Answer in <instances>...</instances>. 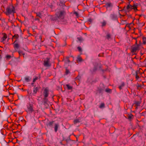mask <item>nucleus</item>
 <instances>
[{"mask_svg": "<svg viewBox=\"0 0 146 146\" xmlns=\"http://www.w3.org/2000/svg\"><path fill=\"white\" fill-rule=\"evenodd\" d=\"M5 13L7 15L9 16L10 15H13L16 13L15 7L12 5H10L6 8Z\"/></svg>", "mask_w": 146, "mask_h": 146, "instance_id": "1", "label": "nucleus"}, {"mask_svg": "<svg viewBox=\"0 0 146 146\" xmlns=\"http://www.w3.org/2000/svg\"><path fill=\"white\" fill-rule=\"evenodd\" d=\"M65 12L64 11L59 10L56 13V15L58 19H64Z\"/></svg>", "mask_w": 146, "mask_h": 146, "instance_id": "2", "label": "nucleus"}, {"mask_svg": "<svg viewBox=\"0 0 146 146\" xmlns=\"http://www.w3.org/2000/svg\"><path fill=\"white\" fill-rule=\"evenodd\" d=\"M50 59L49 58H46L44 59V65L46 67L50 66L51 64L50 62Z\"/></svg>", "mask_w": 146, "mask_h": 146, "instance_id": "3", "label": "nucleus"}, {"mask_svg": "<svg viewBox=\"0 0 146 146\" xmlns=\"http://www.w3.org/2000/svg\"><path fill=\"white\" fill-rule=\"evenodd\" d=\"M26 111L29 113H31L34 111L33 109V105L30 104L29 105L27 106V109Z\"/></svg>", "mask_w": 146, "mask_h": 146, "instance_id": "4", "label": "nucleus"}, {"mask_svg": "<svg viewBox=\"0 0 146 146\" xmlns=\"http://www.w3.org/2000/svg\"><path fill=\"white\" fill-rule=\"evenodd\" d=\"M49 95V90L47 88H45L43 90V95L44 97L47 98Z\"/></svg>", "mask_w": 146, "mask_h": 146, "instance_id": "5", "label": "nucleus"}, {"mask_svg": "<svg viewBox=\"0 0 146 146\" xmlns=\"http://www.w3.org/2000/svg\"><path fill=\"white\" fill-rule=\"evenodd\" d=\"M139 45H135V46H134L132 48V51L133 52H135L137 50H139Z\"/></svg>", "mask_w": 146, "mask_h": 146, "instance_id": "6", "label": "nucleus"}, {"mask_svg": "<svg viewBox=\"0 0 146 146\" xmlns=\"http://www.w3.org/2000/svg\"><path fill=\"white\" fill-rule=\"evenodd\" d=\"M133 6L131 5L130 4H128L127 7H126V11H129L132 9V7Z\"/></svg>", "mask_w": 146, "mask_h": 146, "instance_id": "7", "label": "nucleus"}, {"mask_svg": "<svg viewBox=\"0 0 146 146\" xmlns=\"http://www.w3.org/2000/svg\"><path fill=\"white\" fill-rule=\"evenodd\" d=\"M113 6L112 4L110 2L106 3V4L105 7L107 8L110 7H112Z\"/></svg>", "mask_w": 146, "mask_h": 146, "instance_id": "8", "label": "nucleus"}, {"mask_svg": "<svg viewBox=\"0 0 146 146\" xmlns=\"http://www.w3.org/2000/svg\"><path fill=\"white\" fill-rule=\"evenodd\" d=\"M101 23L102 25V27H103L106 26V22L104 20L102 22H101Z\"/></svg>", "mask_w": 146, "mask_h": 146, "instance_id": "9", "label": "nucleus"}, {"mask_svg": "<svg viewBox=\"0 0 146 146\" xmlns=\"http://www.w3.org/2000/svg\"><path fill=\"white\" fill-rule=\"evenodd\" d=\"M54 122V121H52L49 122L47 124H46L47 126H49L50 127L52 126Z\"/></svg>", "mask_w": 146, "mask_h": 146, "instance_id": "10", "label": "nucleus"}, {"mask_svg": "<svg viewBox=\"0 0 146 146\" xmlns=\"http://www.w3.org/2000/svg\"><path fill=\"white\" fill-rule=\"evenodd\" d=\"M58 124H55L54 127V131L55 132H56L58 130Z\"/></svg>", "mask_w": 146, "mask_h": 146, "instance_id": "11", "label": "nucleus"}, {"mask_svg": "<svg viewBox=\"0 0 146 146\" xmlns=\"http://www.w3.org/2000/svg\"><path fill=\"white\" fill-rule=\"evenodd\" d=\"M139 73V71H137L136 72L135 77H136V79L137 80H138L139 78V76L138 75V74Z\"/></svg>", "mask_w": 146, "mask_h": 146, "instance_id": "12", "label": "nucleus"}, {"mask_svg": "<svg viewBox=\"0 0 146 146\" xmlns=\"http://www.w3.org/2000/svg\"><path fill=\"white\" fill-rule=\"evenodd\" d=\"M66 86L68 90H72V87L69 85V84H66Z\"/></svg>", "mask_w": 146, "mask_h": 146, "instance_id": "13", "label": "nucleus"}, {"mask_svg": "<svg viewBox=\"0 0 146 146\" xmlns=\"http://www.w3.org/2000/svg\"><path fill=\"white\" fill-rule=\"evenodd\" d=\"M18 52L19 53V56H21L22 55H23V56H24V55H25V53H23V52L22 51L19 50L18 51Z\"/></svg>", "mask_w": 146, "mask_h": 146, "instance_id": "14", "label": "nucleus"}, {"mask_svg": "<svg viewBox=\"0 0 146 146\" xmlns=\"http://www.w3.org/2000/svg\"><path fill=\"white\" fill-rule=\"evenodd\" d=\"M133 7H132V9H133L134 11H137V5L134 4L133 6Z\"/></svg>", "mask_w": 146, "mask_h": 146, "instance_id": "15", "label": "nucleus"}, {"mask_svg": "<svg viewBox=\"0 0 146 146\" xmlns=\"http://www.w3.org/2000/svg\"><path fill=\"white\" fill-rule=\"evenodd\" d=\"M14 47L15 48L18 49L19 47V45L18 43H15L14 44Z\"/></svg>", "mask_w": 146, "mask_h": 146, "instance_id": "16", "label": "nucleus"}, {"mask_svg": "<svg viewBox=\"0 0 146 146\" xmlns=\"http://www.w3.org/2000/svg\"><path fill=\"white\" fill-rule=\"evenodd\" d=\"M38 87H37L34 88V90H33L34 93L35 94H36L37 93V92L38 90Z\"/></svg>", "mask_w": 146, "mask_h": 146, "instance_id": "17", "label": "nucleus"}, {"mask_svg": "<svg viewBox=\"0 0 146 146\" xmlns=\"http://www.w3.org/2000/svg\"><path fill=\"white\" fill-rule=\"evenodd\" d=\"M25 80L26 82H29L31 80V78L29 77H26L25 78Z\"/></svg>", "mask_w": 146, "mask_h": 146, "instance_id": "18", "label": "nucleus"}, {"mask_svg": "<svg viewBox=\"0 0 146 146\" xmlns=\"http://www.w3.org/2000/svg\"><path fill=\"white\" fill-rule=\"evenodd\" d=\"M124 86V82H122L121 83V85L119 86V88L120 89V90H121Z\"/></svg>", "mask_w": 146, "mask_h": 146, "instance_id": "19", "label": "nucleus"}, {"mask_svg": "<svg viewBox=\"0 0 146 146\" xmlns=\"http://www.w3.org/2000/svg\"><path fill=\"white\" fill-rule=\"evenodd\" d=\"M143 43L145 44H146V37H143Z\"/></svg>", "mask_w": 146, "mask_h": 146, "instance_id": "20", "label": "nucleus"}, {"mask_svg": "<svg viewBox=\"0 0 146 146\" xmlns=\"http://www.w3.org/2000/svg\"><path fill=\"white\" fill-rule=\"evenodd\" d=\"M6 58L7 60H9L11 58V56L9 55H7L6 56Z\"/></svg>", "mask_w": 146, "mask_h": 146, "instance_id": "21", "label": "nucleus"}, {"mask_svg": "<svg viewBox=\"0 0 146 146\" xmlns=\"http://www.w3.org/2000/svg\"><path fill=\"white\" fill-rule=\"evenodd\" d=\"M74 124H76L77 123L80 122V121L78 119H76L74 120Z\"/></svg>", "mask_w": 146, "mask_h": 146, "instance_id": "22", "label": "nucleus"}, {"mask_svg": "<svg viewBox=\"0 0 146 146\" xmlns=\"http://www.w3.org/2000/svg\"><path fill=\"white\" fill-rule=\"evenodd\" d=\"M105 104L104 103H102L100 106H99V107L100 108H104V107Z\"/></svg>", "mask_w": 146, "mask_h": 146, "instance_id": "23", "label": "nucleus"}, {"mask_svg": "<svg viewBox=\"0 0 146 146\" xmlns=\"http://www.w3.org/2000/svg\"><path fill=\"white\" fill-rule=\"evenodd\" d=\"M105 91L107 92H110L111 91V90L109 88H107L106 89Z\"/></svg>", "mask_w": 146, "mask_h": 146, "instance_id": "24", "label": "nucleus"}, {"mask_svg": "<svg viewBox=\"0 0 146 146\" xmlns=\"http://www.w3.org/2000/svg\"><path fill=\"white\" fill-rule=\"evenodd\" d=\"M46 98H47L44 97V98L43 99L44 101V103H46L48 101V99Z\"/></svg>", "mask_w": 146, "mask_h": 146, "instance_id": "25", "label": "nucleus"}, {"mask_svg": "<svg viewBox=\"0 0 146 146\" xmlns=\"http://www.w3.org/2000/svg\"><path fill=\"white\" fill-rule=\"evenodd\" d=\"M133 117V116L132 114H131L128 117V118L129 119H131Z\"/></svg>", "mask_w": 146, "mask_h": 146, "instance_id": "26", "label": "nucleus"}, {"mask_svg": "<svg viewBox=\"0 0 146 146\" xmlns=\"http://www.w3.org/2000/svg\"><path fill=\"white\" fill-rule=\"evenodd\" d=\"M77 39L80 42H81L83 40L82 37H78Z\"/></svg>", "mask_w": 146, "mask_h": 146, "instance_id": "27", "label": "nucleus"}, {"mask_svg": "<svg viewBox=\"0 0 146 146\" xmlns=\"http://www.w3.org/2000/svg\"><path fill=\"white\" fill-rule=\"evenodd\" d=\"M77 59L78 60L79 62H81L82 60L80 56H79L78 57Z\"/></svg>", "mask_w": 146, "mask_h": 146, "instance_id": "28", "label": "nucleus"}, {"mask_svg": "<svg viewBox=\"0 0 146 146\" xmlns=\"http://www.w3.org/2000/svg\"><path fill=\"white\" fill-rule=\"evenodd\" d=\"M38 79V78L37 77H36L34 78L33 79V82H35Z\"/></svg>", "mask_w": 146, "mask_h": 146, "instance_id": "29", "label": "nucleus"}, {"mask_svg": "<svg viewBox=\"0 0 146 146\" xmlns=\"http://www.w3.org/2000/svg\"><path fill=\"white\" fill-rule=\"evenodd\" d=\"M36 16L41 18V17L42 15L40 13H38L36 14Z\"/></svg>", "mask_w": 146, "mask_h": 146, "instance_id": "30", "label": "nucleus"}, {"mask_svg": "<svg viewBox=\"0 0 146 146\" xmlns=\"http://www.w3.org/2000/svg\"><path fill=\"white\" fill-rule=\"evenodd\" d=\"M132 23H130V24H126L125 27H128L129 29H130L131 28L130 27V25Z\"/></svg>", "mask_w": 146, "mask_h": 146, "instance_id": "31", "label": "nucleus"}, {"mask_svg": "<svg viewBox=\"0 0 146 146\" xmlns=\"http://www.w3.org/2000/svg\"><path fill=\"white\" fill-rule=\"evenodd\" d=\"M77 48L79 51L80 52L82 51V48L80 47H79V46L78 47H77Z\"/></svg>", "mask_w": 146, "mask_h": 146, "instance_id": "32", "label": "nucleus"}, {"mask_svg": "<svg viewBox=\"0 0 146 146\" xmlns=\"http://www.w3.org/2000/svg\"><path fill=\"white\" fill-rule=\"evenodd\" d=\"M74 14H75L76 16L78 17V13L76 12V11H75L74 13Z\"/></svg>", "mask_w": 146, "mask_h": 146, "instance_id": "33", "label": "nucleus"}, {"mask_svg": "<svg viewBox=\"0 0 146 146\" xmlns=\"http://www.w3.org/2000/svg\"><path fill=\"white\" fill-rule=\"evenodd\" d=\"M1 35L3 36H7V35L5 33H1Z\"/></svg>", "mask_w": 146, "mask_h": 146, "instance_id": "34", "label": "nucleus"}, {"mask_svg": "<svg viewBox=\"0 0 146 146\" xmlns=\"http://www.w3.org/2000/svg\"><path fill=\"white\" fill-rule=\"evenodd\" d=\"M69 72H69V70H67V69H66V74H67L69 73Z\"/></svg>", "mask_w": 146, "mask_h": 146, "instance_id": "35", "label": "nucleus"}, {"mask_svg": "<svg viewBox=\"0 0 146 146\" xmlns=\"http://www.w3.org/2000/svg\"><path fill=\"white\" fill-rule=\"evenodd\" d=\"M111 36V35L110 33H108L106 35V36Z\"/></svg>", "mask_w": 146, "mask_h": 146, "instance_id": "36", "label": "nucleus"}, {"mask_svg": "<svg viewBox=\"0 0 146 146\" xmlns=\"http://www.w3.org/2000/svg\"><path fill=\"white\" fill-rule=\"evenodd\" d=\"M67 61L69 63L70 62V61L68 58H67Z\"/></svg>", "mask_w": 146, "mask_h": 146, "instance_id": "37", "label": "nucleus"}, {"mask_svg": "<svg viewBox=\"0 0 146 146\" xmlns=\"http://www.w3.org/2000/svg\"><path fill=\"white\" fill-rule=\"evenodd\" d=\"M7 37H3L2 39L3 40H4L6 39Z\"/></svg>", "mask_w": 146, "mask_h": 146, "instance_id": "38", "label": "nucleus"}, {"mask_svg": "<svg viewBox=\"0 0 146 146\" xmlns=\"http://www.w3.org/2000/svg\"><path fill=\"white\" fill-rule=\"evenodd\" d=\"M96 70V68H94V71H95Z\"/></svg>", "mask_w": 146, "mask_h": 146, "instance_id": "39", "label": "nucleus"}, {"mask_svg": "<svg viewBox=\"0 0 146 146\" xmlns=\"http://www.w3.org/2000/svg\"><path fill=\"white\" fill-rule=\"evenodd\" d=\"M36 20H38L39 19L38 18H36Z\"/></svg>", "mask_w": 146, "mask_h": 146, "instance_id": "40", "label": "nucleus"}, {"mask_svg": "<svg viewBox=\"0 0 146 146\" xmlns=\"http://www.w3.org/2000/svg\"><path fill=\"white\" fill-rule=\"evenodd\" d=\"M133 38L134 39H135V40H136L137 39V38H135V37L134 38Z\"/></svg>", "mask_w": 146, "mask_h": 146, "instance_id": "41", "label": "nucleus"}, {"mask_svg": "<svg viewBox=\"0 0 146 146\" xmlns=\"http://www.w3.org/2000/svg\"><path fill=\"white\" fill-rule=\"evenodd\" d=\"M39 39H41V37H39Z\"/></svg>", "mask_w": 146, "mask_h": 146, "instance_id": "42", "label": "nucleus"}, {"mask_svg": "<svg viewBox=\"0 0 146 146\" xmlns=\"http://www.w3.org/2000/svg\"><path fill=\"white\" fill-rule=\"evenodd\" d=\"M110 37H108V39L109 38H110Z\"/></svg>", "mask_w": 146, "mask_h": 146, "instance_id": "43", "label": "nucleus"}, {"mask_svg": "<svg viewBox=\"0 0 146 146\" xmlns=\"http://www.w3.org/2000/svg\"><path fill=\"white\" fill-rule=\"evenodd\" d=\"M12 36L14 37V36H15V35H14V36Z\"/></svg>", "mask_w": 146, "mask_h": 146, "instance_id": "44", "label": "nucleus"}, {"mask_svg": "<svg viewBox=\"0 0 146 146\" xmlns=\"http://www.w3.org/2000/svg\"><path fill=\"white\" fill-rule=\"evenodd\" d=\"M16 42V40H15L14 42Z\"/></svg>", "mask_w": 146, "mask_h": 146, "instance_id": "45", "label": "nucleus"}, {"mask_svg": "<svg viewBox=\"0 0 146 146\" xmlns=\"http://www.w3.org/2000/svg\"><path fill=\"white\" fill-rule=\"evenodd\" d=\"M138 103L137 104L138 105Z\"/></svg>", "mask_w": 146, "mask_h": 146, "instance_id": "46", "label": "nucleus"}, {"mask_svg": "<svg viewBox=\"0 0 146 146\" xmlns=\"http://www.w3.org/2000/svg\"><path fill=\"white\" fill-rule=\"evenodd\" d=\"M138 103L137 104L138 105Z\"/></svg>", "mask_w": 146, "mask_h": 146, "instance_id": "47", "label": "nucleus"}]
</instances>
